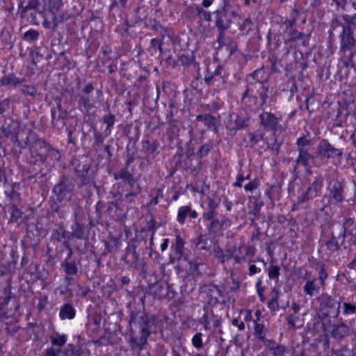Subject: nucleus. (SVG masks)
I'll use <instances>...</instances> for the list:
<instances>
[{"mask_svg":"<svg viewBox=\"0 0 356 356\" xmlns=\"http://www.w3.org/2000/svg\"><path fill=\"white\" fill-rule=\"evenodd\" d=\"M131 336L129 343L134 350H143L148 337L157 332L158 325L154 315L131 311L129 316Z\"/></svg>","mask_w":356,"mask_h":356,"instance_id":"f257e3e1","label":"nucleus"},{"mask_svg":"<svg viewBox=\"0 0 356 356\" xmlns=\"http://www.w3.org/2000/svg\"><path fill=\"white\" fill-rule=\"evenodd\" d=\"M297 9H293L289 18H286L280 23V28L284 33V43L300 44L303 47L309 45L310 34L299 31L296 28V22L299 15Z\"/></svg>","mask_w":356,"mask_h":356,"instance_id":"f03ea898","label":"nucleus"},{"mask_svg":"<svg viewBox=\"0 0 356 356\" xmlns=\"http://www.w3.org/2000/svg\"><path fill=\"white\" fill-rule=\"evenodd\" d=\"M19 147L29 149L31 164L41 163L45 160L44 154L47 152V143L40 138L36 132L29 130L24 141L18 143Z\"/></svg>","mask_w":356,"mask_h":356,"instance_id":"7ed1b4c3","label":"nucleus"},{"mask_svg":"<svg viewBox=\"0 0 356 356\" xmlns=\"http://www.w3.org/2000/svg\"><path fill=\"white\" fill-rule=\"evenodd\" d=\"M341 31L339 33V52L343 57V62L346 67H353L356 65L353 57L356 51H353L356 45V40L353 35L351 27L341 24Z\"/></svg>","mask_w":356,"mask_h":356,"instance_id":"20e7f679","label":"nucleus"},{"mask_svg":"<svg viewBox=\"0 0 356 356\" xmlns=\"http://www.w3.org/2000/svg\"><path fill=\"white\" fill-rule=\"evenodd\" d=\"M241 7H222L221 10H217L213 13L216 17L215 25L218 29L227 30L232 23V19L241 18Z\"/></svg>","mask_w":356,"mask_h":356,"instance_id":"39448f33","label":"nucleus"},{"mask_svg":"<svg viewBox=\"0 0 356 356\" xmlns=\"http://www.w3.org/2000/svg\"><path fill=\"white\" fill-rule=\"evenodd\" d=\"M75 184L72 179L63 175L53 188V193L59 202L70 201L72 197Z\"/></svg>","mask_w":356,"mask_h":356,"instance_id":"423d86ee","label":"nucleus"},{"mask_svg":"<svg viewBox=\"0 0 356 356\" xmlns=\"http://www.w3.org/2000/svg\"><path fill=\"white\" fill-rule=\"evenodd\" d=\"M328 277L325 265H321L318 270V279L314 278L306 281L303 286V292L310 297L320 292L321 288L325 287V280Z\"/></svg>","mask_w":356,"mask_h":356,"instance_id":"0eeeda50","label":"nucleus"},{"mask_svg":"<svg viewBox=\"0 0 356 356\" xmlns=\"http://www.w3.org/2000/svg\"><path fill=\"white\" fill-rule=\"evenodd\" d=\"M317 154L323 159H337L341 161L343 149L336 148L327 139L321 140L316 148Z\"/></svg>","mask_w":356,"mask_h":356,"instance_id":"6e6552de","label":"nucleus"},{"mask_svg":"<svg viewBox=\"0 0 356 356\" xmlns=\"http://www.w3.org/2000/svg\"><path fill=\"white\" fill-rule=\"evenodd\" d=\"M94 89L92 83H87L78 93V106L81 111L88 113L95 108V104L92 102L90 98V93L94 91Z\"/></svg>","mask_w":356,"mask_h":356,"instance_id":"1a4fd4ad","label":"nucleus"},{"mask_svg":"<svg viewBox=\"0 0 356 356\" xmlns=\"http://www.w3.org/2000/svg\"><path fill=\"white\" fill-rule=\"evenodd\" d=\"M323 186V179L321 177H315L314 181L311 184L307 191L301 195L298 196L297 202L294 206L307 202L317 197Z\"/></svg>","mask_w":356,"mask_h":356,"instance_id":"9d476101","label":"nucleus"},{"mask_svg":"<svg viewBox=\"0 0 356 356\" xmlns=\"http://www.w3.org/2000/svg\"><path fill=\"white\" fill-rule=\"evenodd\" d=\"M346 184L343 181L334 180L329 183L327 186L328 197L335 203L343 202L345 199Z\"/></svg>","mask_w":356,"mask_h":356,"instance_id":"9b49d317","label":"nucleus"},{"mask_svg":"<svg viewBox=\"0 0 356 356\" xmlns=\"http://www.w3.org/2000/svg\"><path fill=\"white\" fill-rule=\"evenodd\" d=\"M207 71H209V68H207ZM228 74L225 70L220 65H217L214 71L211 73L207 72L204 76V81L207 86H211L214 83H217V86L220 87L221 86L227 83Z\"/></svg>","mask_w":356,"mask_h":356,"instance_id":"f8f14e48","label":"nucleus"},{"mask_svg":"<svg viewBox=\"0 0 356 356\" xmlns=\"http://www.w3.org/2000/svg\"><path fill=\"white\" fill-rule=\"evenodd\" d=\"M255 254L254 248L241 243L238 248H235L230 257L234 259L237 264L245 262L248 259L252 258Z\"/></svg>","mask_w":356,"mask_h":356,"instance_id":"ddd939ff","label":"nucleus"},{"mask_svg":"<svg viewBox=\"0 0 356 356\" xmlns=\"http://www.w3.org/2000/svg\"><path fill=\"white\" fill-rule=\"evenodd\" d=\"M231 220L225 216H221L220 219L216 218L209 222L206 225L207 230L209 236L216 238L222 235V227L229 226Z\"/></svg>","mask_w":356,"mask_h":356,"instance_id":"4468645a","label":"nucleus"},{"mask_svg":"<svg viewBox=\"0 0 356 356\" xmlns=\"http://www.w3.org/2000/svg\"><path fill=\"white\" fill-rule=\"evenodd\" d=\"M261 125L266 129L276 132L280 122L282 121L281 116H277L274 113L268 111H263L259 115Z\"/></svg>","mask_w":356,"mask_h":356,"instance_id":"2eb2a0df","label":"nucleus"},{"mask_svg":"<svg viewBox=\"0 0 356 356\" xmlns=\"http://www.w3.org/2000/svg\"><path fill=\"white\" fill-rule=\"evenodd\" d=\"M340 234L346 237H348V243L350 245H356V222L351 218H345L341 223V229Z\"/></svg>","mask_w":356,"mask_h":356,"instance_id":"dca6fc26","label":"nucleus"},{"mask_svg":"<svg viewBox=\"0 0 356 356\" xmlns=\"http://www.w3.org/2000/svg\"><path fill=\"white\" fill-rule=\"evenodd\" d=\"M122 260L127 264H131L134 267L142 265L143 271L145 274L146 273V270L145 269L146 264L144 261L140 262V254L137 252L135 245H128L127 247L124 255L122 256Z\"/></svg>","mask_w":356,"mask_h":356,"instance_id":"f3484780","label":"nucleus"},{"mask_svg":"<svg viewBox=\"0 0 356 356\" xmlns=\"http://www.w3.org/2000/svg\"><path fill=\"white\" fill-rule=\"evenodd\" d=\"M51 348L47 349L46 356H58L60 353V348L67 342V336L66 334H59L55 333L50 336Z\"/></svg>","mask_w":356,"mask_h":356,"instance_id":"a211bd4d","label":"nucleus"},{"mask_svg":"<svg viewBox=\"0 0 356 356\" xmlns=\"http://www.w3.org/2000/svg\"><path fill=\"white\" fill-rule=\"evenodd\" d=\"M61 268L65 273V282L67 285L75 283L76 280L74 277L79 275V268L76 262L74 261L64 260L61 264Z\"/></svg>","mask_w":356,"mask_h":356,"instance_id":"6ab92c4d","label":"nucleus"},{"mask_svg":"<svg viewBox=\"0 0 356 356\" xmlns=\"http://www.w3.org/2000/svg\"><path fill=\"white\" fill-rule=\"evenodd\" d=\"M131 189L129 185L125 182H118L113 186V191H111L112 197L114 199L112 204L116 207L119 208L122 204L124 200H122L123 194Z\"/></svg>","mask_w":356,"mask_h":356,"instance_id":"aec40b11","label":"nucleus"},{"mask_svg":"<svg viewBox=\"0 0 356 356\" xmlns=\"http://www.w3.org/2000/svg\"><path fill=\"white\" fill-rule=\"evenodd\" d=\"M184 245V240L179 235H177L170 247V259L172 261H179L183 258Z\"/></svg>","mask_w":356,"mask_h":356,"instance_id":"412c9836","label":"nucleus"},{"mask_svg":"<svg viewBox=\"0 0 356 356\" xmlns=\"http://www.w3.org/2000/svg\"><path fill=\"white\" fill-rule=\"evenodd\" d=\"M199 323L203 325L204 330L206 331L211 330L212 327L214 328L218 327L221 322L217 315L213 312H206L199 319Z\"/></svg>","mask_w":356,"mask_h":356,"instance_id":"4be33fe9","label":"nucleus"},{"mask_svg":"<svg viewBox=\"0 0 356 356\" xmlns=\"http://www.w3.org/2000/svg\"><path fill=\"white\" fill-rule=\"evenodd\" d=\"M17 126L15 122L13 121H6L5 120L3 124L1 127V134L6 138H9L12 143L18 145V143L21 141L19 140L18 137L17 136Z\"/></svg>","mask_w":356,"mask_h":356,"instance_id":"5701e85b","label":"nucleus"},{"mask_svg":"<svg viewBox=\"0 0 356 356\" xmlns=\"http://www.w3.org/2000/svg\"><path fill=\"white\" fill-rule=\"evenodd\" d=\"M330 332L333 338L341 340L350 334V329L341 318L337 323L333 325Z\"/></svg>","mask_w":356,"mask_h":356,"instance_id":"b1692460","label":"nucleus"},{"mask_svg":"<svg viewBox=\"0 0 356 356\" xmlns=\"http://www.w3.org/2000/svg\"><path fill=\"white\" fill-rule=\"evenodd\" d=\"M70 232L66 230L63 226L60 225L52 231L51 240L61 243L63 245L70 243Z\"/></svg>","mask_w":356,"mask_h":356,"instance_id":"393cba45","label":"nucleus"},{"mask_svg":"<svg viewBox=\"0 0 356 356\" xmlns=\"http://www.w3.org/2000/svg\"><path fill=\"white\" fill-rule=\"evenodd\" d=\"M325 245L327 250L331 253L338 251L341 247H343V249H346L344 236L340 234L337 236H335L332 234V237L326 241Z\"/></svg>","mask_w":356,"mask_h":356,"instance_id":"a878e982","label":"nucleus"},{"mask_svg":"<svg viewBox=\"0 0 356 356\" xmlns=\"http://www.w3.org/2000/svg\"><path fill=\"white\" fill-rule=\"evenodd\" d=\"M187 216L195 219L198 216V213L196 211L193 210L191 206L180 207L177 211V222L181 225H184L186 222Z\"/></svg>","mask_w":356,"mask_h":356,"instance_id":"bb28decb","label":"nucleus"},{"mask_svg":"<svg viewBox=\"0 0 356 356\" xmlns=\"http://www.w3.org/2000/svg\"><path fill=\"white\" fill-rule=\"evenodd\" d=\"M314 159V156L309 152L307 149H301L298 151V156L296 158V165L295 168L301 165L307 168L311 161Z\"/></svg>","mask_w":356,"mask_h":356,"instance_id":"cd10ccee","label":"nucleus"},{"mask_svg":"<svg viewBox=\"0 0 356 356\" xmlns=\"http://www.w3.org/2000/svg\"><path fill=\"white\" fill-rule=\"evenodd\" d=\"M210 292H216L220 300L218 301L225 304L229 300V290L227 286L222 285H212L209 288Z\"/></svg>","mask_w":356,"mask_h":356,"instance_id":"c85d7f7f","label":"nucleus"},{"mask_svg":"<svg viewBox=\"0 0 356 356\" xmlns=\"http://www.w3.org/2000/svg\"><path fill=\"white\" fill-rule=\"evenodd\" d=\"M249 76L252 81L259 83L261 87L266 85L269 79L268 74L264 70V67L255 70L250 74Z\"/></svg>","mask_w":356,"mask_h":356,"instance_id":"c756f323","label":"nucleus"},{"mask_svg":"<svg viewBox=\"0 0 356 356\" xmlns=\"http://www.w3.org/2000/svg\"><path fill=\"white\" fill-rule=\"evenodd\" d=\"M113 177L115 180L121 179L122 182L127 183L130 188H133L136 182L133 175L127 168L121 169L118 172L114 173Z\"/></svg>","mask_w":356,"mask_h":356,"instance_id":"7c9ffc66","label":"nucleus"},{"mask_svg":"<svg viewBox=\"0 0 356 356\" xmlns=\"http://www.w3.org/2000/svg\"><path fill=\"white\" fill-rule=\"evenodd\" d=\"M254 336L259 341H263L267 338L268 328L263 323L254 320Z\"/></svg>","mask_w":356,"mask_h":356,"instance_id":"2f4dec72","label":"nucleus"},{"mask_svg":"<svg viewBox=\"0 0 356 356\" xmlns=\"http://www.w3.org/2000/svg\"><path fill=\"white\" fill-rule=\"evenodd\" d=\"M58 315L61 320H72L76 315V309L72 304L65 303L60 307Z\"/></svg>","mask_w":356,"mask_h":356,"instance_id":"473e14b6","label":"nucleus"},{"mask_svg":"<svg viewBox=\"0 0 356 356\" xmlns=\"http://www.w3.org/2000/svg\"><path fill=\"white\" fill-rule=\"evenodd\" d=\"M267 149H270L273 154L277 155L282 145V140L277 138L275 132H273L271 137L266 139Z\"/></svg>","mask_w":356,"mask_h":356,"instance_id":"72a5a7b5","label":"nucleus"},{"mask_svg":"<svg viewBox=\"0 0 356 356\" xmlns=\"http://www.w3.org/2000/svg\"><path fill=\"white\" fill-rule=\"evenodd\" d=\"M197 121H202L204 125L209 129H213L215 132L218 131L216 119L211 114H200L196 116Z\"/></svg>","mask_w":356,"mask_h":356,"instance_id":"f704fd0d","label":"nucleus"},{"mask_svg":"<svg viewBox=\"0 0 356 356\" xmlns=\"http://www.w3.org/2000/svg\"><path fill=\"white\" fill-rule=\"evenodd\" d=\"M70 229L71 238H76L77 239H83L84 238L83 225L77 221L76 213H74V220L73 224L71 225Z\"/></svg>","mask_w":356,"mask_h":356,"instance_id":"c9c22d12","label":"nucleus"},{"mask_svg":"<svg viewBox=\"0 0 356 356\" xmlns=\"http://www.w3.org/2000/svg\"><path fill=\"white\" fill-rule=\"evenodd\" d=\"M60 152L58 150L54 149L51 145L47 143V152L44 154L45 160L44 161H41L42 163H54L56 161H58L60 159Z\"/></svg>","mask_w":356,"mask_h":356,"instance_id":"e433bc0d","label":"nucleus"},{"mask_svg":"<svg viewBox=\"0 0 356 356\" xmlns=\"http://www.w3.org/2000/svg\"><path fill=\"white\" fill-rule=\"evenodd\" d=\"M42 25L45 29H51L53 31H56L58 26V23L56 19V13L49 11L44 17Z\"/></svg>","mask_w":356,"mask_h":356,"instance_id":"4c0bfd02","label":"nucleus"},{"mask_svg":"<svg viewBox=\"0 0 356 356\" xmlns=\"http://www.w3.org/2000/svg\"><path fill=\"white\" fill-rule=\"evenodd\" d=\"M26 79L24 78H18L14 74L11 73L1 79V84L4 86H17L18 85L24 83Z\"/></svg>","mask_w":356,"mask_h":356,"instance_id":"58836bf2","label":"nucleus"},{"mask_svg":"<svg viewBox=\"0 0 356 356\" xmlns=\"http://www.w3.org/2000/svg\"><path fill=\"white\" fill-rule=\"evenodd\" d=\"M238 28L243 34L247 35L249 32L254 31L255 29V24L252 21L250 15H249L241 22H238Z\"/></svg>","mask_w":356,"mask_h":356,"instance_id":"ea45409f","label":"nucleus"},{"mask_svg":"<svg viewBox=\"0 0 356 356\" xmlns=\"http://www.w3.org/2000/svg\"><path fill=\"white\" fill-rule=\"evenodd\" d=\"M101 121L106 125V127L104 131V134H105V136H108L111 134L113 127L116 122L115 115L112 113L104 115Z\"/></svg>","mask_w":356,"mask_h":356,"instance_id":"a19ab883","label":"nucleus"},{"mask_svg":"<svg viewBox=\"0 0 356 356\" xmlns=\"http://www.w3.org/2000/svg\"><path fill=\"white\" fill-rule=\"evenodd\" d=\"M143 150L149 155L154 154L158 149L159 143L156 140L143 139L141 141Z\"/></svg>","mask_w":356,"mask_h":356,"instance_id":"79ce46f5","label":"nucleus"},{"mask_svg":"<svg viewBox=\"0 0 356 356\" xmlns=\"http://www.w3.org/2000/svg\"><path fill=\"white\" fill-rule=\"evenodd\" d=\"M195 12L199 18V22L205 21L209 23L211 21V14L209 11L204 10L201 6L194 5Z\"/></svg>","mask_w":356,"mask_h":356,"instance_id":"37998d69","label":"nucleus"},{"mask_svg":"<svg viewBox=\"0 0 356 356\" xmlns=\"http://www.w3.org/2000/svg\"><path fill=\"white\" fill-rule=\"evenodd\" d=\"M140 191H130L127 192L124 196L122 197V200H124L122 204L121 207L126 206L128 207H131L135 202V200L137 199Z\"/></svg>","mask_w":356,"mask_h":356,"instance_id":"c03bdc74","label":"nucleus"},{"mask_svg":"<svg viewBox=\"0 0 356 356\" xmlns=\"http://www.w3.org/2000/svg\"><path fill=\"white\" fill-rule=\"evenodd\" d=\"M279 291L274 288L272 291L271 297L268 302V307L272 312H275L279 309Z\"/></svg>","mask_w":356,"mask_h":356,"instance_id":"a18cd8bd","label":"nucleus"},{"mask_svg":"<svg viewBox=\"0 0 356 356\" xmlns=\"http://www.w3.org/2000/svg\"><path fill=\"white\" fill-rule=\"evenodd\" d=\"M260 87L259 84L257 82L252 80H249L246 86V90L243 94L242 99L243 100L249 96H253L254 91L257 90L258 92Z\"/></svg>","mask_w":356,"mask_h":356,"instance_id":"49530a36","label":"nucleus"},{"mask_svg":"<svg viewBox=\"0 0 356 356\" xmlns=\"http://www.w3.org/2000/svg\"><path fill=\"white\" fill-rule=\"evenodd\" d=\"M208 244V236L207 234H200L196 239L195 245L199 250L209 251L211 249Z\"/></svg>","mask_w":356,"mask_h":356,"instance_id":"de8ad7c7","label":"nucleus"},{"mask_svg":"<svg viewBox=\"0 0 356 356\" xmlns=\"http://www.w3.org/2000/svg\"><path fill=\"white\" fill-rule=\"evenodd\" d=\"M109 10H121L126 8L128 3H133L136 0H109Z\"/></svg>","mask_w":356,"mask_h":356,"instance_id":"09e8293b","label":"nucleus"},{"mask_svg":"<svg viewBox=\"0 0 356 356\" xmlns=\"http://www.w3.org/2000/svg\"><path fill=\"white\" fill-rule=\"evenodd\" d=\"M106 136H105V134L103 133L99 132L96 128H94L93 130V138H94V143H93V147L95 148L96 152H99L98 147L100 146L103 143Z\"/></svg>","mask_w":356,"mask_h":356,"instance_id":"8fccbe9b","label":"nucleus"},{"mask_svg":"<svg viewBox=\"0 0 356 356\" xmlns=\"http://www.w3.org/2000/svg\"><path fill=\"white\" fill-rule=\"evenodd\" d=\"M269 92V87L268 86L264 85L262 87H260L259 91L257 92L259 98H260V106L264 108V106L266 104L267 99L268 98V93Z\"/></svg>","mask_w":356,"mask_h":356,"instance_id":"3c124183","label":"nucleus"},{"mask_svg":"<svg viewBox=\"0 0 356 356\" xmlns=\"http://www.w3.org/2000/svg\"><path fill=\"white\" fill-rule=\"evenodd\" d=\"M13 105L10 98H6L0 101V115L2 117L4 116L5 113L13 111Z\"/></svg>","mask_w":356,"mask_h":356,"instance_id":"603ef678","label":"nucleus"},{"mask_svg":"<svg viewBox=\"0 0 356 356\" xmlns=\"http://www.w3.org/2000/svg\"><path fill=\"white\" fill-rule=\"evenodd\" d=\"M63 4V0H49V11L57 13L61 10Z\"/></svg>","mask_w":356,"mask_h":356,"instance_id":"864d4df0","label":"nucleus"},{"mask_svg":"<svg viewBox=\"0 0 356 356\" xmlns=\"http://www.w3.org/2000/svg\"><path fill=\"white\" fill-rule=\"evenodd\" d=\"M20 92L24 95L35 97L37 95V90L35 85H23Z\"/></svg>","mask_w":356,"mask_h":356,"instance_id":"5fc2aeb1","label":"nucleus"},{"mask_svg":"<svg viewBox=\"0 0 356 356\" xmlns=\"http://www.w3.org/2000/svg\"><path fill=\"white\" fill-rule=\"evenodd\" d=\"M248 137L250 143H251V147H254L264 139V134L250 132L248 134Z\"/></svg>","mask_w":356,"mask_h":356,"instance_id":"6e6d98bb","label":"nucleus"},{"mask_svg":"<svg viewBox=\"0 0 356 356\" xmlns=\"http://www.w3.org/2000/svg\"><path fill=\"white\" fill-rule=\"evenodd\" d=\"M343 310L342 314L344 316H348L353 314H356V305L348 302H343Z\"/></svg>","mask_w":356,"mask_h":356,"instance_id":"4d7b16f0","label":"nucleus"},{"mask_svg":"<svg viewBox=\"0 0 356 356\" xmlns=\"http://www.w3.org/2000/svg\"><path fill=\"white\" fill-rule=\"evenodd\" d=\"M194 61V56L191 54V55H181L177 60V63L182 66H188L192 64Z\"/></svg>","mask_w":356,"mask_h":356,"instance_id":"13d9d810","label":"nucleus"},{"mask_svg":"<svg viewBox=\"0 0 356 356\" xmlns=\"http://www.w3.org/2000/svg\"><path fill=\"white\" fill-rule=\"evenodd\" d=\"M280 268L278 266H270L268 269V277L271 280H277L280 275Z\"/></svg>","mask_w":356,"mask_h":356,"instance_id":"bf43d9fd","label":"nucleus"},{"mask_svg":"<svg viewBox=\"0 0 356 356\" xmlns=\"http://www.w3.org/2000/svg\"><path fill=\"white\" fill-rule=\"evenodd\" d=\"M202 337L203 334L201 332H197L194 334L192 338V344L193 347L197 349H200L203 347Z\"/></svg>","mask_w":356,"mask_h":356,"instance_id":"052dcab7","label":"nucleus"},{"mask_svg":"<svg viewBox=\"0 0 356 356\" xmlns=\"http://www.w3.org/2000/svg\"><path fill=\"white\" fill-rule=\"evenodd\" d=\"M39 33L36 30L31 29L25 32L24 34V39L29 42H33L38 39Z\"/></svg>","mask_w":356,"mask_h":356,"instance_id":"680f3d73","label":"nucleus"},{"mask_svg":"<svg viewBox=\"0 0 356 356\" xmlns=\"http://www.w3.org/2000/svg\"><path fill=\"white\" fill-rule=\"evenodd\" d=\"M217 211L208 209L203 212L202 219L204 222H210L212 220L216 219Z\"/></svg>","mask_w":356,"mask_h":356,"instance_id":"e2e57ef3","label":"nucleus"},{"mask_svg":"<svg viewBox=\"0 0 356 356\" xmlns=\"http://www.w3.org/2000/svg\"><path fill=\"white\" fill-rule=\"evenodd\" d=\"M300 320L298 314H290L286 317V321L289 327L292 329L299 327L300 325L296 326V323Z\"/></svg>","mask_w":356,"mask_h":356,"instance_id":"0e129e2a","label":"nucleus"},{"mask_svg":"<svg viewBox=\"0 0 356 356\" xmlns=\"http://www.w3.org/2000/svg\"><path fill=\"white\" fill-rule=\"evenodd\" d=\"M9 212L10 213L11 219L14 221H17L22 217V213L15 204H13L10 207Z\"/></svg>","mask_w":356,"mask_h":356,"instance_id":"69168bd1","label":"nucleus"},{"mask_svg":"<svg viewBox=\"0 0 356 356\" xmlns=\"http://www.w3.org/2000/svg\"><path fill=\"white\" fill-rule=\"evenodd\" d=\"M38 303L37 305V309L38 312L43 311L48 304V296L47 295H40L38 298Z\"/></svg>","mask_w":356,"mask_h":356,"instance_id":"338daca9","label":"nucleus"},{"mask_svg":"<svg viewBox=\"0 0 356 356\" xmlns=\"http://www.w3.org/2000/svg\"><path fill=\"white\" fill-rule=\"evenodd\" d=\"M343 17L346 26H349L350 27L353 26L356 28V13L353 15H346Z\"/></svg>","mask_w":356,"mask_h":356,"instance_id":"774afa93","label":"nucleus"}]
</instances>
